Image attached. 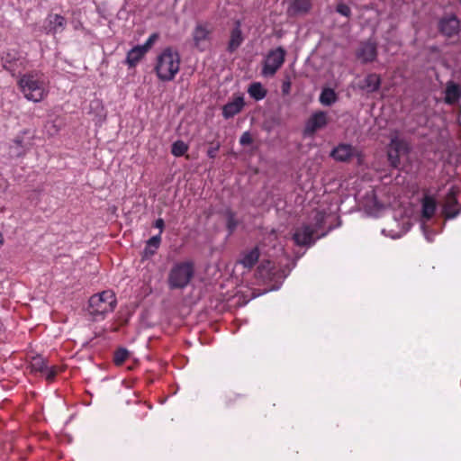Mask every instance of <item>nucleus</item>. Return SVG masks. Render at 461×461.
<instances>
[{
	"instance_id": "f257e3e1",
	"label": "nucleus",
	"mask_w": 461,
	"mask_h": 461,
	"mask_svg": "<svg viewBox=\"0 0 461 461\" xmlns=\"http://www.w3.org/2000/svg\"><path fill=\"white\" fill-rule=\"evenodd\" d=\"M17 86L24 98L33 103L41 102L49 95V83L39 70L21 74Z\"/></svg>"
},
{
	"instance_id": "f03ea898",
	"label": "nucleus",
	"mask_w": 461,
	"mask_h": 461,
	"mask_svg": "<svg viewBox=\"0 0 461 461\" xmlns=\"http://www.w3.org/2000/svg\"><path fill=\"white\" fill-rule=\"evenodd\" d=\"M326 218V213L323 212H317L311 222L303 223L297 227L293 234V240L295 245L299 247H312L315 244L316 240L326 236L330 230L321 231Z\"/></svg>"
},
{
	"instance_id": "7ed1b4c3",
	"label": "nucleus",
	"mask_w": 461,
	"mask_h": 461,
	"mask_svg": "<svg viewBox=\"0 0 461 461\" xmlns=\"http://www.w3.org/2000/svg\"><path fill=\"white\" fill-rule=\"evenodd\" d=\"M180 54L171 47L165 48L158 55L154 71L160 81H172L180 68Z\"/></svg>"
},
{
	"instance_id": "20e7f679",
	"label": "nucleus",
	"mask_w": 461,
	"mask_h": 461,
	"mask_svg": "<svg viewBox=\"0 0 461 461\" xmlns=\"http://www.w3.org/2000/svg\"><path fill=\"white\" fill-rule=\"evenodd\" d=\"M295 265L296 260L292 263H278L277 266L270 260L262 261L258 267V275L263 279L273 283L269 290H278Z\"/></svg>"
},
{
	"instance_id": "39448f33",
	"label": "nucleus",
	"mask_w": 461,
	"mask_h": 461,
	"mask_svg": "<svg viewBox=\"0 0 461 461\" xmlns=\"http://www.w3.org/2000/svg\"><path fill=\"white\" fill-rule=\"evenodd\" d=\"M116 305L115 294L111 290L95 294L88 301L89 313L95 321L104 320L107 313L114 311Z\"/></svg>"
},
{
	"instance_id": "423d86ee",
	"label": "nucleus",
	"mask_w": 461,
	"mask_h": 461,
	"mask_svg": "<svg viewBox=\"0 0 461 461\" xmlns=\"http://www.w3.org/2000/svg\"><path fill=\"white\" fill-rule=\"evenodd\" d=\"M194 275V266L192 261L177 262L171 267L167 284L170 289L185 288Z\"/></svg>"
},
{
	"instance_id": "0eeeda50",
	"label": "nucleus",
	"mask_w": 461,
	"mask_h": 461,
	"mask_svg": "<svg viewBox=\"0 0 461 461\" xmlns=\"http://www.w3.org/2000/svg\"><path fill=\"white\" fill-rule=\"evenodd\" d=\"M1 64L13 77L16 72L21 75V70H24L28 65L27 54L15 48L7 49L1 54Z\"/></svg>"
},
{
	"instance_id": "6e6552de",
	"label": "nucleus",
	"mask_w": 461,
	"mask_h": 461,
	"mask_svg": "<svg viewBox=\"0 0 461 461\" xmlns=\"http://www.w3.org/2000/svg\"><path fill=\"white\" fill-rule=\"evenodd\" d=\"M286 51L283 47H277L270 50L265 57L261 70L262 76L266 77H273L283 66L285 60Z\"/></svg>"
},
{
	"instance_id": "1a4fd4ad",
	"label": "nucleus",
	"mask_w": 461,
	"mask_h": 461,
	"mask_svg": "<svg viewBox=\"0 0 461 461\" xmlns=\"http://www.w3.org/2000/svg\"><path fill=\"white\" fill-rule=\"evenodd\" d=\"M436 209L437 203L434 198L430 196H425L422 199L420 229L425 239L429 242H432L434 236L437 234V232L432 230L431 227L427 223L434 216Z\"/></svg>"
},
{
	"instance_id": "9d476101",
	"label": "nucleus",
	"mask_w": 461,
	"mask_h": 461,
	"mask_svg": "<svg viewBox=\"0 0 461 461\" xmlns=\"http://www.w3.org/2000/svg\"><path fill=\"white\" fill-rule=\"evenodd\" d=\"M212 29L207 23H197L192 32L193 45L200 51L207 49V42L211 39Z\"/></svg>"
},
{
	"instance_id": "9b49d317",
	"label": "nucleus",
	"mask_w": 461,
	"mask_h": 461,
	"mask_svg": "<svg viewBox=\"0 0 461 461\" xmlns=\"http://www.w3.org/2000/svg\"><path fill=\"white\" fill-rule=\"evenodd\" d=\"M329 122L328 114L324 111L314 112L306 121L303 129L304 136H312L319 130L323 129Z\"/></svg>"
},
{
	"instance_id": "f8f14e48",
	"label": "nucleus",
	"mask_w": 461,
	"mask_h": 461,
	"mask_svg": "<svg viewBox=\"0 0 461 461\" xmlns=\"http://www.w3.org/2000/svg\"><path fill=\"white\" fill-rule=\"evenodd\" d=\"M458 190L452 186L447 193L443 204V213L447 220L456 218L461 212V206L457 200Z\"/></svg>"
},
{
	"instance_id": "ddd939ff",
	"label": "nucleus",
	"mask_w": 461,
	"mask_h": 461,
	"mask_svg": "<svg viewBox=\"0 0 461 461\" xmlns=\"http://www.w3.org/2000/svg\"><path fill=\"white\" fill-rule=\"evenodd\" d=\"M66 27L67 19L58 14H49L44 22L45 32L53 36L62 33Z\"/></svg>"
},
{
	"instance_id": "4468645a",
	"label": "nucleus",
	"mask_w": 461,
	"mask_h": 461,
	"mask_svg": "<svg viewBox=\"0 0 461 461\" xmlns=\"http://www.w3.org/2000/svg\"><path fill=\"white\" fill-rule=\"evenodd\" d=\"M312 6V0H291L286 9V15L290 19L303 17L308 14Z\"/></svg>"
},
{
	"instance_id": "2eb2a0df",
	"label": "nucleus",
	"mask_w": 461,
	"mask_h": 461,
	"mask_svg": "<svg viewBox=\"0 0 461 461\" xmlns=\"http://www.w3.org/2000/svg\"><path fill=\"white\" fill-rule=\"evenodd\" d=\"M245 37L241 30V21L235 20L232 28L230 31V39L227 44V51L234 53L243 43Z\"/></svg>"
},
{
	"instance_id": "dca6fc26",
	"label": "nucleus",
	"mask_w": 461,
	"mask_h": 461,
	"mask_svg": "<svg viewBox=\"0 0 461 461\" xmlns=\"http://www.w3.org/2000/svg\"><path fill=\"white\" fill-rule=\"evenodd\" d=\"M438 30L447 37L455 36L459 32L460 22L454 14L444 16L438 23Z\"/></svg>"
},
{
	"instance_id": "f3484780",
	"label": "nucleus",
	"mask_w": 461,
	"mask_h": 461,
	"mask_svg": "<svg viewBox=\"0 0 461 461\" xmlns=\"http://www.w3.org/2000/svg\"><path fill=\"white\" fill-rule=\"evenodd\" d=\"M356 56L362 63L373 62L377 56L375 43L371 41L361 42L356 51Z\"/></svg>"
},
{
	"instance_id": "a211bd4d",
	"label": "nucleus",
	"mask_w": 461,
	"mask_h": 461,
	"mask_svg": "<svg viewBox=\"0 0 461 461\" xmlns=\"http://www.w3.org/2000/svg\"><path fill=\"white\" fill-rule=\"evenodd\" d=\"M30 367L32 372L40 373L49 381H51L56 375L54 369L52 367H49L46 359L41 356L32 357L30 363Z\"/></svg>"
},
{
	"instance_id": "6ab92c4d",
	"label": "nucleus",
	"mask_w": 461,
	"mask_h": 461,
	"mask_svg": "<svg viewBox=\"0 0 461 461\" xmlns=\"http://www.w3.org/2000/svg\"><path fill=\"white\" fill-rule=\"evenodd\" d=\"M357 155V149L350 144L340 143L335 147L330 157L336 161L348 162Z\"/></svg>"
},
{
	"instance_id": "aec40b11",
	"label": "nucleus",
	"mask_w": 461,
	"mask_h": 461,
	"mask_svg": "<svg viewBox=\"0 0 461 461\" xmlns=\"http://www.w3.org/2000/svg\"><path fill=\"white\" fill-rule=\"evenodd\" d=\"M245 105L244 98L241 95L235 97L222 107V116L228 120L240 113Z\"/></svg>"
},
{
	"instance_id": "412c9836",
	"label": "nucleus",
	"mask_w": 461,
	"mask_h": 461,
	"mask_svg": "<svg viewBox=\"0 0 461 461\" xmlns=\"http://www.w3.org/2000/svg\"><path fill=\"white\" fill-rule=\"evenodd\" d=\"M381 86V77L375 73L368 74L361 82L360 88L366 93H375Z\"/></svg>"
},
{
	"instance_id": "4be33fe9",
	"label": "nucleus",
	"mask_w": 461,
	"mask_h": 461,
	"mask_svg": "<svg viewBox=\"0 0 461 461\" xmlns=\"http://www.w3.org/2000/svg\"><path fill=\"white\" fill-rule=\"evenodd\" d=\"M259 256V249L258 247H255L248 251L243 252L238 262L241 264L245 268L250 269L258 263Z\"/></svg>"
},
{
	"instance_id": "5701e85b",
	"label": "nucleus",
	"mask_w": 461,
	"mask_h": 461,
	"mask_svg": "<svg viewBox=\"0 0 461 461\" xmlns=\"http://www.w3.org/2000/svg\"><path fill=\"white\" fill-rule=\"evenodd\" d=\"M461 98V87L454 82H448L446 88V103L453 104Z\"/></svg>"
},
{
	"instance_id": "b1692460",
	"label": "nucleus",
	"mask_w": 461,
	"mask_h": 461,
	"mask_svg": "<svg viewBox=\"0 0 461 461\" xmlns=\"http://www.w3.org/2000/svg\"><path fill=\"white\" fill-rule=\"evenodd\" d=\"M223 215L226 220V228L228 230V236H230L238 228L240 221L237 218V214L231 209H226L223 212Z\"/></svg>"
},
{
	"instance_id": "393cba45",
	"label": "nucleus",
	"mask_w": 461,
	"mask_h": 461,
	"mask_svg": "<svg viewBox=\"0 0 461 461\" xmlns=\"http://www.w3.org/2000/svg\"><path fill=\"white\" fill-rule=\"evenodd\" d=\"M144 55L140 49L135 46L127 52L125 63L130 68H135Z\"/></svg>"
},
{
	"instance_id": "a878e982",
	"label": "nucleus",
	"mask_w": 461,
	"mask_h": 461,
	"mask_svg": "<svg viewBox=\"0 0 461 461\" xmlns=\"http://www.w3.org/2000/svg\"><path fill=\"white\" fill-rule=\"evenodd\" d=\"M248 93L256 101H260L264 99L267 95V90L259 82H254L249 85L248 88Z\"/></svg>"
},
{
	"instance_id": "bb28decb",
	"label": "nucleus",
	"mask_w": 461,
	"mask_h": 461,
	"mask_svg": "<svg viewBox=\"0 0 461 461\" xmlns=\"http://www.w3.org/2000/svg\"><path fill=\"white\" fill-rule=\"evenodd\" d=\"M338 100V96L334 89L327 87L322 89L319 101L321 104L330 106Z\"/></svg>"
},
{
	"instance_id": "cd10ccee",
	"label": "nucleus",
	"mask_w": 461,
	"mask_h": 461,
	"mask_svg": "<svg viewBox=\"0 0 461 461\" xmlns=\"http://www.w3.org/2000/svg\"><path fill=\"white\" fill-rule=\"evenodd\" d=\"M160 243H161L160 233L149 239L146 242V247L144 249L145 257H152L153 255H155L157 249L160 246Z\"/></svg>"
},
{
	"instance_id": "c85d7f7f",
	"label": "nucleus",
	"mask_w": 461,
	"mask_h": 461,
	"mask_svg": "<svg viewBox=\"0 0 461 461\" xmlns=\"http://www.w3.org/2000/svg\"><path fill=\"white\" fill-rule=\"evenodd\" d=\"M389 145L401 155L407 154L410 151V147L407 141L398 136L393 137Z\"/></svg>"
},
{
	"instance_id": "c756f323",
	"label": "nucleus",
	"mask_w": 461,
	"mask_h": 461,
	"mask_svg": "<svg viewBox=\"0 0 461 461\" xmlns=\"http://www.w3.org/2000/svg\"><path fill=\"white\" fill-rule=\"evenodd\" d=\"M411 227V223L410 221H407L404 223V227L401 230H387L385 229L382 230V234L390 237L393 240L400 239L402 235H404Z\"/></svg>"
},
{
	"instance_id": "7c9ffc66",
	"label": "nucleus",
	"mask_w": 461,
	"mask_h": 461,
	"mask_svg": "<svg viewBox=\"0 0 461 461\" xmlns=\"http://www.w3.org/2000/svg\"><path fill=\"white\" fill-rule=\"evenodd\" d=\"M188 150V145L183 140H176L172 144L171 153L175 157H182Z\"/></svg>"
},
{
	"instance_id": "2f4dec72",
	"label": "nucleus",
	"mask_w": 461,
	"mask_h": 461,
	"mask_svg": "<svg viewBox=\"0 0 461 461\" xmlns=\"http://www.w3.org/2000/svg\"><path fill=\"white\" fill-rule=\"evenodd\" d=\"M400 156L394 149H393L390 145L388 146L387 149V158L390 165L393 167L397 168L400 166Z\"/></svg>"
},
{
	"instance_id": "473e14b6",
	"label": "nucleus",
	"mask_w": 461,
	"mask_h": 461,
	"mask_svg": "<svg viewBox=\"0 0 461 461\" xmlns=\"http://www.w3.org/2000/svg\"><path fill=\"white\" fill-rule=\"evenodd\" d=\"M129 357V351L126 348H119L115 351L113 362L116 366H121Z\"/></svg>"
},
{
	"instance_id": "72a5a7b5",
	"label": "nucleus",
	"mask_w": 461,
	"mask_h": 461,
	"mask_svg": "<svg viewBox=\"0 0 461 461\" xmlns=\"http://www.w3.org/2000/svg\"><path fill=\"white\" fill-rule=\"evenodd\" d=\"M158 33H152L142 45H137V47L140 49L142 53L146 54L158 40Z\"/></svg>"
},
{
	"instance_id": "f704fd0d",
	"label": "nucleus",
	"mask_w": 461,
	"mask_h": 461,
	"mask_svg": "<svg viewBox=\"0 0 461 461\" xmlns=\"http://www.w3.org/2000/svg\"><path fill=\"white\" fill-rule=\"evenodd\" d=\"M27 133L26 131H23L20 132L13 140V143H14L17 146H22L23 148H25L26 150H28L31 147V140H26L24 135Z\"/></svg>"
},
{
	"instance_id": "c9c22d12",
	"label": "nucleus",
	"mask_w": 461,
	"mask_h": 461,
	"mask_svg": "<svg viewBox=\"0 0 461 461\" xmlns=\"http://www.w3.org/2000/svg\"><path fill=\"white\" fill-rule=\"evenodd\" d=\"M26 152L27 150L25 149V148H23L22 146H17L14 143H13L9 149L10 156L13 158L23 157L26 154Z\"/></svg>"
},
{
	"instance_id": "e433bc0d",
	"label": "nucleus",
	"mask_w": 461,
	"mask_h": 461,
	"mask_svg": "<svg viewBox=\"0 0 461 461\" xmlns=\"http://www.w3.org/2000/svg\"><path fill=\"white\" fill-rule=\"evenodd\" d=\"M336 11L345 17H349L351 14L350 7L343 3H340L337 5Z\"/></svg>"
},
{
	"instance_id": "4c0bfd02",
	"label": "nucleus",
	"mask_w": 461,
	"mask_h": 461,
	"mask_svg": "<svg viewBox=\"0 0 461 461\" xmlns=\"http://www.w3.org/2000/svg\"><path fill=\"white\" fill-rule=\"evenodd\" d=\"M253 139L251 137V134L249 131H245L242 133V135L240 138V144L241 146H248L252 144Z\"/></svg>"
},
{
	"instance_id": "58836bf2",
	"label": "nucleus",
	"mask_w": 461,
	"mask_h": 461,
	"mask_svg": "<svg viewBox=\"0 0 461 461\" xmlns=\"http://www.w3.org/2000/svg\"><path fill=\"white\" fill-rule=\"evenodd\" d=\"M221 144L220 142H216L214 145L211 146L207 150V156L210 158H215L217 156V153L220 149Z\"/></svg>"
},
{
	"instance_id": "ea45409f",
	"label": "nucleus",
	"mask_w": 461,
	"mask_h": 461,
	"mask_svg": "<svg viewBox=\"0 0 461 461\" xmlns=\"http://www.w3.org/2000/svg\"><path fill=\"white\" fill-rule=\"evenodd\" d=\"M153 226L159 230V233L161 234L164 227H165V221L162 218H158L155 221Z\"/></svg>"
},
{
	"instance_id": "a19ab883",
	"label": "nucleus",
	"mask_w": 461,
	"mask_h": 461,
	"mask_svg": "<svg viewBox=\"0 0 461 461\" xmlns=\"http://www.w3.org/2000/svg\"><path fill=\"white\" fill-rule=\"evenodd\" d=\"M291 88V83L290 81H285L282 85V92L284 95H287Z\"/></svg>"
},
{
	"instance_id": "79ce46f5",
	"label": "nucleus",
	"mask_w": 461,
	"mask_h": 461,
	"mask_svg": "<svg viewBox=\"0 0 461 461\" xmlns=\"http://www.w3.org/2000/svg\"><path fill=\"white\" fill-rule=\"evenodd\" d=\"M3 244V236H2V233L0 232V246Z\"/></svg>"
},
{
	"instance_id": "37998d69",
	"label": "nucleus",
	"mask_w": 461,
	"mask_h": 461,
	"mask_svg": "<svg viewBox=\"0 0 461 461\" xmlns=\"http://www.w3.org/2000/svg\"><path fill=\"white\" fill-rule=\"evenodd\" d=\"M303 255V253L301 254V255L296 256V259L300 258Z\"/></svg>"
},
{
	"instance_id": "c03bdc74",
	"label": "nucleus",
	"mask_w": 461,
	"mask_h": 461,
	"mask_svg": "<svg viewBox=\"0 0 461 461\" xmlns=\"http://www.w3.org/2000/svg\"><path fill=\"white\" fill-rule=\"evenodd\" d=\"M460 4H461V0H460Z\"/></svg>"
}]
</instances>
